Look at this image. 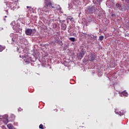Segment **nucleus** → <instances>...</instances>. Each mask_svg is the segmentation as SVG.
<instances>
[{"instance_id":"1","label":"nucleus","mask_w":129,"mask_h":129,"mask_svg":"<svg viewBox=\"0 0 129 129\" xmlns=\"http://www.w3.org/2000/svg\"><path fill=\"white\" fill-rule=\"evenodd\" d=\"M44 4V7L43 8L44 12H49V10H51V9H54L55 11H57L58 12H60L62 10L60 5L52 4L50 0H45Z\"/></svg>"},{"instance_id":"2","label":"nucleus","mask_w":129,"mask_h":129,"mask_svg":"<svg viewBox=\"0 0 129 129\" xmlns=\"http://www.w3.org/2000/svg\"><path fill=\"white\" fill-rule=\"evenodd\" d=\"M96 9L94 6L88 7L86 10V14H92Z\"/></svg>"},{"instance_id":"3","label":"nucleus","mask_w":129,"mask_h":129,"mask_svg":"<svg viewBox=\"0 0 129 129\" xmlns=\"http://www.w3.org/2000/svg\"><path fill=\"white\" fill-rule=\"evenodd\" d=\"M0 119L3 121L5 124H7L9 122V120L8 119V115H5L3 116H0Z\"/></svg>"},{"instance_id":"4","label":"nucleus","mask_w":129,"mask_h":129,"mask_svg":"<svg viewBox=\"0 0 129 129\" xmlns=\"http://www.w3.org/2000/svg\"><path fill=\"white\" fill-rule=\"evenodd\" d=\"M85 53H86V51H85V49L82 48L81 50V51L79 53V57H81V58H83V56L84 55H85Z\"/></svg>"},{"instance_id":"5","label":"nucleus","mask_w":129,"mask_h":129,"mask_svg":"<svg viewBox=\"0 0 129 129\" xmlns=\"http://www.w3.org/2000/svg\"><path fill=\"white\" fill-rule=\"evenodd\" d=\"M95 59V56L93 54L90 53L88 56L89 61H94Z\"/></svg>"},{"instance_id":"6","label":"nucleus","mask_w":129,"mask_h":129,"mask_svg":"<svg viewBox=\"0 0 129 129\" xmlns=\"http://www.w3.org/2000/svg\"><path fill=\"white\" fill-rule=\"evenodd\" d=\"M11 25L13 27V30H14V31H17V22H16V21H14L13 22H12L11 23Z\"/></svg>"},{"instance_id":"7","label":"nucleus","mask_w":129,"mask_h":129,"mask_svg":"<svg viewBox=\"0 0 129 129\" xmlns=\"http://www.w3.org/2000/svg\"><path fill=\"white\" fill-rule=\"evenodd\" d=\"M32 33H33V30L32 29H28L25 31V34L27 36H31Z\"/></svg>"},{"instance_id":"8","label":"nucleus","mask_w":129,"mask_h":129,"mask_svg":"<svg viewBox=\"0 0 129 129\" xmlns=\"http://www.w3.org/2000/svg\"><path fill=\"white\" fill-rule=\"evenodd\" d=\"M115 112L117 114L120 115V116H121L124 114V113L122 111H118L117 110H115Z\"/></svg>"},{"instance_id":"9","label":"nucleus","mask_w":129,"mask_h":129,"mask_svg":"<svg viewBox=\"0 0 129 129\" xmlns=\"http://www.w3.org/2000/svg\"><path fill=\"white\" fill-rule=\"evenodd\" d=\"M116 7L117 8V9H118L120 11H122V10H123V8H122V7H121V5H120L118 3H116Z\"/></svg>"},{"instance_id":"10","label":"nucleus","mask_w":129,"mask_h":129,"mask_svg":"<svg viewBox=\"0 0 129 129\" xmlns=\"http://www.w3.org/2000/svg\"><path fill=\"white\" fill-rule=\"evenodd\" d=\"M67 26L66 25V24H62L61 25V29L65 31V30H66V28H67Z\"/></svg>"},{"instance_id":"11","label":"nucleus","mask_w":129,"mask_h":129,"mask_svg":"<svg viewBox=\"0 0 129 129\" xmlns=\"http://www.w3.org/2000/svg\"><path fill=\"white\" fill-rule=\"evenodd\" d=\"M12 40V45H14L15 43H17V40L14 38H13Z\"/></svg>"},{"instance_id":"12","label":"nucleus","mask_w":129,"mask_h":129,"mask_svg":"<svg viewBox=\"0 0 129 129\" xmlns=\"http://www.w3.org/2000/svg\"><path fill=\"white\" fill-rule=\"evenodd\" d=\"M7 127L9 129H13V125H12V124H8Z\"/></svg>"},{"instance_id":"13","label":"nucleus","mask_w":129,"mask_h":129,"mask_svg":"<svg viewBox=\"0 0 129 129\" xmlns=\"http://www.w3.org/2000/svg\"><path fill=\"white\" fill-rule=\"evenodd\" d=\"M5 46H3L0 45V52H2L3 50H5Z\"/></svg>"},{"instance_id":"14","label":"nucleus","mask_w":129,"mask_h":129,"mask_svg":"<svg viewBox=\"0 0 129 129\" xmlns=\"http://www.w3.org/2000/svg\"><path fill=\"white\" fill-rule=\"evenodd\" d=\"M122 94H123L124 96H128V94L125 92H122Z\"/></svg>"},{"instance_id":"15","label":"nucleus","mask_w":129,"mask_h":129,"mask_svg":"<svg viewBox=\"0 0 129 129\" xmlns=\"http://www.w3.org/2000/svg\"><path fill=\"white\" fill-rule=\"evenodd\" d=\"M69 40H70V41H71L72 42H75V38L74 37H70L69 38Z\"/></svg>"},{"instance_id":"16","label":"nucleus","mask_w":129,"mask_h":129,"mask_svg":"<svg viewBox=\"0 0 129 129\" xmlns=\"http://www.w3.org/2000/svg\"><path fill=\"white\" fill-rule=\"evenodd\" d=\"M39 128L44 129V128H46V127L44 126V125H43L42 124H40L39 125Z\"/></svg>"},{"instance_id":"17","label":"nucleus","mask_w":129,"mask_h":129,"mask_svg":"<svg viewBox=\"0 0 129 129\" xmlns=\"http://www.w3.org/2000/svg\"><path fill=\"white\" fill-rule=\"evenodd\" d=\"M104 38V37L103 36H100L99 37V39L100 40V41H102V40H103V38Z\"/></svg>"},{"instance_id":"18","label":"nucleus","mask_w":129,"mask_h":129,"mask_svg":"<svg viewBox=\"0 0 129 129\" xmlns=\"http://www.w3.org/2000/svg\"><path fill=\"white\" fill-rule=\"evenodd\" d=\"M125 2L127 5H129V0H125Z\"/></svg>"},{"instance_id":"19","label":"nucleus","mask_w":129,"mask_h":129,"mask_svg":"<svg viewBox=\"0 0 129 129\" xmlns=\"http://www.w3.org/2000/svg\"><path fill=\"white\" fill-rule=\"evenodd\" d=\"M23 111L22 108H18V111Z\"/></svg>"},{"instance_id":"20","label":"nucleus","mask_w":129,"mask_h":129,"mask_svg":"<svg viewBox=\"0 0 129 129\" xmlns=\"http://www.w3.org/2000/svg\"><path fill=\"white\" fill-rule=\"evenodd\" d=\"M13 1V2H14V3L15 2H17V0H12Z\"/></svg>"},{"instance_id":"21","label":"nucleus","mask_w":129,"mask_h":129,"mask_svg":"<svg viewBox=\"0 0 129 129\" xmlns=\"http://www.w3.org/2000/svg\"><path fill=\"white\" fill-rule=\"evenodd\" d=\"M86 27H87V26H88V23H86Z\"/></svg>"},{"instance_id":"22","label":"nucleus","mask_w":129,"mask_h":129,"mask_svg":"<svg viewBox=\"0 0 129 129\" xmlns=\"http://www.w3.org/2000/svg\"><path fill=\"white\" fill-rule=\"evenodd\" d=\"M26 8H27V9H29V8H30V7L27 6Z\"/></svg>"},{"instance_id":"23","label":"nucleus","mask_w":129,"mask_h":129,"mask_svg":"<svg viewBox=\"0 0 129 129\" xmlns=\"http://www.w3.org/2000/svg\"><path fill=\"white\" fill-rule=\"evenodd\" d=\"M113 16H114V14H112V15H111V16H112V17H113Z\"/></svg>"},{"instance_id":"24","label":"nucleus","mask_w":129,"mask_h":129,"mask_svg":"<svg viewBox=\"0 0 129 129\" xmlns=\"http://www.w3.org/2000/svg\"><path fill=\"white\" fill-rule=\"evenodd\" d=\"M117 93H114V95H116Z\"/></svg>"},{"instance_id":"25","label":"nucleus","mask_w":129,"mask_h":129,"mask_svg":"<svg viewBox=\"0 0 129 129\" xmlns=\"http://www.w3.org/2000/svg\"><path fill=\"white\" fill-rule=\"evenodd\" d=\"M5 18H8V17L7 16H5Z\"/></svg>"},{"instance_id":"26","label":"nucleus","mask_w":129,"mask_h":129,"mask_svg":"<svg viewBox=\"0 0 129 129\" xmlns=\"http://www.w3.org/2000/svg\"><path fill=\"white\" fill-rule=\"evenodd\" d=\"M70 20H71H71H73V18H72Z\"/></svg>"},{"instance_id":"27","label":"nucleus","mask_w":129,"mask_h":129,"mask_svg":"<svg viewBox=\"0 0 129 129\" xmlns=\"http://www.w3.org/2000/svg\"><path fill=\"white\" fill-rule=\"evenodd\" d=\"M34 33H35V32H36V30H34Z\"/></svg>"},{"instance_id":"28","label":"nucleus","mask_w":129,"mask_h":129,"mask_svg":"<svg viewBox=\"0 0 129 129\" xmlns=\"http://www.w3.org/2000/svg\"><path fill=\"white\" fill-rule=\"evenodd\" d=\"M55 27H57V25L56 24H55Z\"/></svg>"},{"instance_id":"29","label":"nucleus","mask_w":129,"mask_h":129,"mask_svg":"<svg viewBox=\"0 0 129 129\" xmlns=\"http://www.w3.org/2000/svg\"><path fill=\"white\" fill-rule=\"evenodd\" d=\"M20 57L21 58H22V57L21 56V55H20Z\"/></svg>"},{"instance_id":"30","label":"nucleus","mask_w":129,"mask_h":129,"mask_svg":"<svg viewBox=\"0 0 129 129\" xmlns=\"http://www.w3.org/2000/svg\"><path fill=\"white\" fill-rule=\"evenodd\" d=\"M0 30H2V28H0Z\"/></svg>"},{"instance_id":"31","label":"nucleus","mask_w":129,"mask_h":129,"mask_svg":"<svg viewBox=\"0 0 129 129\" xmlns=\"http://www.w3.org/2000/svg\"><path fill=\"white\" fill-rule=\"evenodd\" d=\"M75 2H76V1H77V0H75Z\"/></svg>"},{"instance_id":"32","label":"nucleus","mask_w":129,"mask_h":129,"mask_svg":"<svg viewBox=\"0 0 129 129\" xmlns=\"http://www.w3.org/2000/svg\"><path fill=\"white\" fill-rule=\"evenodd\" d=\"M0 121H2V120H1Z\"/></svg>"}]
</instances>
